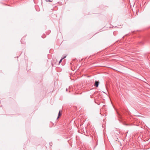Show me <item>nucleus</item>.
I'll list each match as a JSON object with an SVG mask.
<instances>
[{"label":"nucleus","instance_id":"f257e3e1","mask_svg":"<svg viewBox=\"0 0 150 150\" xmlns=\"http://www.w3.org/2000/svg\"><path fill=\"white\" fill-rule=\"evenodd\" d=\"M99 83V82L98 81H95V83L94 84V85L96 87H98V86Z\"/></svg>","mask_w":150,"mask_h":150},{"label":"nucleus","instance_id":"f03ea898","mask_svg":"<svg viewBox=\"0 0 150 150\" xmlns=\"http://www.w3.org/2000/svg\"><path fill=\"white\" fill-rule=\"evenodd\" d=\"M61 114L60 113V111H59L58 113V117H57V119H58L59 118V117L61 116Z\"/></svg>","mask_w":150,"mask_h":150},{"label":"nucleus","instance_id":"7ed1b4c3","mask_svg":"<svg viewBox=\"0 0 150 150\" xmlns=\"http://www.w3.org/2000/svg\"><path fill=\"white\" fill-rule=\"evenodd\" d=\"M47 2H52V0H45Z\"/></svg>","mask_w":150,"mask_h":150},{"label":"nucleus","instance_id":"20e7f679","mask_svg":"<svg viewBox=\"0 0 150 150\" xmlns=\"http://www.w3.org/2000/svg\"><path fill=\"white\" fill-rule=\"evenodd\" d=\"M66 57V56H65L64 57H62V59H63L64 58H65Z\"/></svg>","mask_w":150,"mask_h":150},{"label":"nucleus","instance_id":"39448f33","mask_svg":"<svg viewBox=\"0 0 150 150\" xmlns=\"http://www.w3.org/2000/svg\"><path fill=\"white\" fill-rule=\"evenodd\" d=\"M62 59H61L59 61V63H61L62 62Z\"/></svg>","mask_w":150,"mask_h":150},{"label":"nucleus","instance_id":"423d86ee","mask_svg":"<svg viewBox=\"0 0 150 150\" xmlns=\"http://www.w3.org/2000/svg\"><path fill=\"white\" fill-rule=\"evenodd\" d=\"M67 90H67V89H66V91H67Z\"/></svg>","mask_w":150,"mask_h":150}]
</instances>
